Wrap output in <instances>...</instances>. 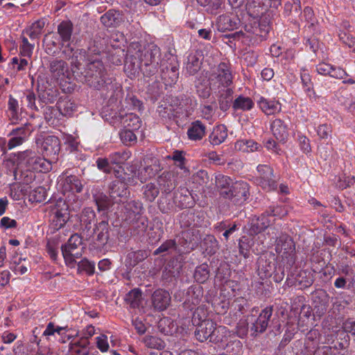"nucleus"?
<instances>
[{
	"mask_svg": "<svg viewBox=\"0 0 355 355\" xmlns=\"http://www.w3.org/2000/svg\"><path fill=\"white\" fill-rule=\"evenodd\" d=\"M315 70L320 75L329 76L336 79H343L348 76L343 68L334 66L325 62L318 64L315 67Z\"/></svg>",
	"mask_w": 355,
	"mask_h": 355,
	"instance_id": "14",
	"label": "nucleus"
},
{
	"mask_svg": "<svg viewBox=\"0 0 355 355\" xmlns=\"http://www.w3.org/2000/svg\"><path fill=\"white\" fill-rule=\"evenodd\" d=\"M151 300L155 309L164 311L169 306L171 297L168 291L159 288L154 291Z\"/></svg>",
	"mask_w": 355,
	"mask_h": 355,
	"instance_id": "17",
	"label": "nucleus"
},
{
	"mask_svg": "<svg viewBox=\"0 0 355 355\" xmlns=\"http://www.w3.org/2000/svg\"><path fill=\"white\" fill-rule=\"evenodd\" d=\"M187 293V298L184 304H187L188 308L193 309L201 300V297H202V288L200 286H191L188 288Z\"/></svg>",
	"mask_w": 355,
	"mask_h": 355,
	"instance_id": "28",
	"label": "nucleus"
},
{
	"mask_svg": "<svg viewBox=\"0 0 355 355\" xmlns=\"http://www.w3.org/2000/svg\"><path fill=\"white\" fill-rule=\"evenodd\" d=\"M41 150L44 157H49L51 162L56 160V156L60 150V142L58 137L51 135L46 137L42 143Z\"/></svg>",
	"mask_w": 355,
	"mask_h": 355,
	"instance_id": "13",
	"label": "nucleus"
},
{
	"mask_svg": "<svg viewBox=\"0 0 355 355\" xmlns=\"http://www.w3.org/2000/svg\"><path fill=\"white\" fill-rule=\"evenodd\" d=\"M21 261V257L17 258V257H14L12 259V263L15 264L12 270L16 274L23 275L28 271V268L26 266L20 265Z\"/></svg>",
	"mask_w": 355,
	"mask_h": 355,
	"instance_id": "61",
	"label": "nucleus"
},
{
	"mask_svg": "<svg viewBox=\"0 0 355 355\" xmlns=\"http://www.w3.org/2000/svg\"><path fill=\"white\" fill-rule=\"evenodd\" d=\"M46 251L51 259L55 261L58 254V244L54 242L49 241L46 244Z\"/></svg>",
	"mask_w": 355,
	"mask_h": 355,
	"instance_id": "63",
	"label": "nucleus"
},
{
	"mask_svg": "<svg viewBox=\"0 0 355 355\" xmlns=\"http://www.w3.org/2000/svg\"><path fill=\"white\" fill-rule=\"evenodd\" d=\"M272 234H275V252L278 254L277 259L282 262L284 266L291 267L295 262V247L293 241L287 234H281L277 236L278 230L275 227L270 228Z\"/></svg>",
	"mask_w": 355,
	"mask_h": 355,
	"instance_id": "1",
	"label": "nucleus"
},
{
	"mask_svg": "<svg viewBox=\"0 0 355 355\" xmlns=\"http://www.w3.org/2000/svg\"><path fill=\"white\" fill-rule=\"evenodd\" d=\"M227 137V130L225 125H216L209 137L210 143L212 145L218 146L222 144Z\"/></svg>",
	"mask_w": 355,
	"mask_h": 355,
	"instance_id": "29",
	"label": "nucleus"
},
{
	"mask_svg": "<svg viewBox=\"0 0 355 355\" xmlns=\"http://www.w3.org/2000/svg\"><path fill=\"white\" fill-rule=\"evenodd\" d=\"M144 194L148 200L152 202L158 196L159 189L154 184L150 183L146 185Z\"/></svg>",
	"mask_w": 355,
	"mask_h": 355,
	"instance_id": "48",
	"label": "nucleus"
},
{
	"mask_svg": "<svg viewBox=\"0 0 355 355\" xmlns=\"http://www.w3.org/2000/svg\"><path fill=\"white\" fill-rule=\"evenodd\" d=\"M131 153L129 151H117L109 155V159L112 164L119 166L120 171L123 172V169L121 167V164H124L130 157Z\"/></svg>",
	"mask_w": 355,
	"mask_h": 355,
	"instance_id": "35",
	"label": "nucleus"
},
{
	"mask_svg": "<svg viewBox=\"0 0 355 355\" xmlns=\"http://www.w3.org/2000/svg\"><path fill=\"white\" fill-rule=\"evenodd\" d=\"M133 130H134L128 128L120 132L121 139L123 143L128 144V143L136 141L137 137L133 132Z\"/></svg>",
	"mask_w": 355,
	"mask_h": 355,
	"instance_id": "58",
	"label": "nucleus"
},
{
	"mask_svg": "<svg viewBox=\"0 0 355 355\" xmlns=\"http://www.w3.org/2000/svg\"><path fill=\"white\" fill-rule=\"evenodd\" d=\"M232 180L230 177L223 175H218L216 177V185L219 191V194L222 197L223 191H228L230 188Z\"/></svg>",
	"mask_w": 355,
	"mask_h": 355,
	"instance_id": "42",
	"label": "nucleus"
},
{
	"mask_svg": "<svg viewBox=\"0 0 355 355\" xmlns=\"http://www.w3.org/2000/svg\"><path fill=\"white\" fill-rule=\"evenodd\" d=\"M69 218L68 206L62 200L57 202L52 209V225L55 230H60L64 227Z\"/></svg>",
	"mask_w": 355,
	"mask_h": 355,
	"instance_id": "12",
	"label": "nucleus"
},
{
	"mask_svg": "<svg viewBox=\"0 0 355 355\" xmlns=\"http://www.w3.org/2000/svg\"><path fill=\"white\" fill-rule=\"evenodd\" d=\"M31 133V130L27 125L12 130L9 134L11 138L8 142V150H11L21 145L28 139Z\"/></svg>",
	"mask_w": 355,
	"mask_h": 355,
	"instance_id": "15",
	"label": "nucleus"
},
{
	"mask_svg": "<svg viewBox=\"0 0 355 355\" xmlns=\"http://www.w3.org/2000/svg\"><path fill=\"white\" fill-rule=\"evenodd\" d=\"M205 135V126L200 121L193 122L187 130L188 137L193 141L202 139Z\"/></svg>",
	"mask_w": 355,
	"mask_h": 355,
	"instance_id": "30",
	"label": "nucleus"
},
{
	"mask_svg": "<svg viewBox=\"0 0 355 355\" xmlns=\"http://www.w3.org/2000/svg\"><path fill=\"white\" fill-rule=\"evenodd\" d=\"M73 24L71 21H63L58 26V33L61 39V42L66 43L71 40L73 33Z\"/></svg>",
	"mask_w": 355,
	"mask_h": 355,
	"instance_id": "33",
	"label": "nucleus"
},
{
	"mask_svg": "<svg viewBox=\"0 0 355 355\" xmlns=\"http://www.w3.org/2000/svg\"><path fill=\"white\" fill-rule=\"evenodd\" d=\"M209 270L207 264H202L196 268L194 278L199 283H204L209 278Z\"/></svg>",
	"mask_w": 355,
	"mask_h": 355,
	"instance_id": "44",
	"label": "nucleus"
},
{
	"mask_svg": "<svg viewBox=\"0 0 355 355\" xmlns=\"http://www.w3.org/2000/svg\"><path fill=\"white\" fill-rule=\"evenodd\" d=\"M19 166L29 171L46 173L51 168V161L38 156L35 152L25 150L18 153Z\"/></svg>",
	"mask_w": 355,
	"mask_h": 355,
	"instance_id": "3",
	"label": "nucleus"
},
{
	"mask_svg": "<svg viewBox=\"0 0 355 355\" xmlns=\"http://www.w3.org/2000/svg\"><path fill=\"white\" fill-rule=\"evenodd\" d=\"M96 234V241L99 247H103L107 244L110 238V226L107 222L101 221L98 223L94 229Z\"/></svg>",
	"mask_w": 355,
	"mask_h": 355,
	"instance_id": "24",
	"label": "nucleus"
},
{
	"mask_svg": "<svg viewBox=\"0 0 355 355\" xmlns=\"http://www.w3.org/2000/svg\"><path fill=\"white\" fill-rule=\"evenodd\" d=\"M254 107V102L251 98L239 95L232 102V108L234 110H241L243 112L249 111Z\"/></svg>",
	"mask_w": 355,
	"mask_h": 355,
	"instance_id": "32",
	"label": "nucleus"
},
{
	"mask_svg": "<svg viewBox=\"0 0 355 355\" xmlns=\"http://www.w3.org/2000/svg\"><path fill=\"white\" fill-rule=\"evenodd\" d=\"M316 132L321 139H327L331 137V127L327 123L321 124L316 128Z\"/></svg>",
	"mask_w": 355,
	"mask_h": 355,
	"instance_id": "52",
	"label": "nucleus"
},
{
	"mask_svg": "<svg viewBox=\"0 0 355 355\" xmlns=\"http://www.w3.org/2000/svg\"><path fill=\"white\" fill-rule=\"evenodd\" d=\"M269 213L272 216H276L282 218L287 215L288 209L285 206H276L270 207Z\"/></svg>",
	"mask_w": 355,
	"mask_h": 355,
	"instance_id": "62",
	"label": "nucleus"
},
{
	"mask_svg": "<svg viewBox=\"0 0 355 355\" xmlns=\"http://www.w3.org/2000/svg\"><path fill=\"white\" fill-rule=\"evenodd\" d=\"M139 46V44L137 43L132 44L128 49V52L132 53V55H130L129 58H127L124 64V70L130 78L135 77L139 73L140 70L141 62L139 59H135V58L132 56L135 53L131 51L132 48L136 49Z\"/></svg>",
	"mask_w": 355,
	"mask_h": 355,
	"instance_id": "20",
	"label": "nucleus"
},
{
	"mask_svg": "<svg viewBox=\"0 0 355 355\" xmlns=\"http://www.w3.org/2000/svg\"><path fill=\"white\" fill-rule=\"evenodd\" d=\"M270 27L268 25H260L259 28H256L253 34H251L248 31L245 33L237 31L231 35V37L234 40L242 39L243 42L249 41L252 44H256L265 40L269 32Z\"/></svg>",
	"mask_w": 355,
	"mask_h": 355,
	"instance_id": "10",
	"label": "nucleus"
},
{
	"mask_svg": "<svg viewBox=\"0 0 355 355\" xmlns=\"http://www.w3.org/2000/svg\"><path fill=\"white\" fill-rule=\"evenodd\" d=\"M83 244L81 237L74 234L70 236L67 243L61 248L62 254L67 265L73 266L76 259L81 257L83 254Z\"/></svg>",
	"mask_w": 355,
	"mask_h": 355,
	"instance_id": "5",
	"label": "nucleus"
},
{
	"mask_svg": "<svg viewBox=\"0 0 355 355\" xmlns=\"http://www.w3.org/2000/svg\"><path fill=\"white\" fill-rule=\"evenodd\" d=\"M126 127L132 130H137L141 126V121L139 116L132 113L126 114Z\"/></svg>",
	"mask_w": 355,
	"mask_h": 355,
	"instance_id": "49",
	"label": "nucleus"
},
{
	"mask_svg": "<svg viewBox=\"0 0 355 355\" xmlns=\"http://www.w3.org/2000/svg\"><path fill=\"white\" fill-rule=\"evenodd\" d=\"M257 105L261 111L267 115L279 113L282 110V104L279 101L268 99L261 96L257 101Z\"/></svg>",
	"mask_w": 355,
	"mask_h": 355,
	"instance_id": "21",
	"label": "nucleus"
},
{
	"mask_svg": "<svg viewBox=\"0 0 355 355\" xmlns=\"http://www.w3.org/2000/svg\"><path fill=\"white\" fill-rule=\"evenodd\" d=\"M236 21L229 15H220L217 21V26L219 31H225L233 30L236 26Z\"/></svg>",
	"mask_w": 355,
	"mask_h": 355,
	"instance_id": "37",
	"label": "nucleus"
},
{
	"mask_svg": "<svg viewBox=\"0 0 355 355\" xmlns=\"http://www.w3.org/2000/svg\"><path fill=\"white\" fill-rule=\"evenodd\" d=\"M125 220L133 223L136 222L135 227L139 229L140 231H145L148 227V220L146 218L141 216L143 211L142 203L138 200H131L128 202L124 206Z\"/></svg>",
	"mask_w": 355,
	"mask_h": 355,
	"instance_id": "7",
	"label": "nucleus"
},
{
	"mask_svg": "<svg viewBox=\"0 0 355 355\" xmlns=\"http://www.w3.org/2000/svg\"><path fill=\"white\" fill-rule=\"evenodd\" d=\"M272 313V309L271 307H266L263 309L257 318L253 322L252 329L257 333H263L265 331Z\"/></svg>",
	"mask_w": 355,
	"mask_h": 355,
	"instance_id": "22",
	"label": "nucleus"
},
{
	"mask_svg": "<svg viewBox=\"0 0 355 355\" xmlns=\"http://www.w3.org/2000/svg\"><path fill=\"white\" fill-rule=\"evenodd\" d=\"M144 171L145 173H147V175H143V171H140L138 173V179L141 182H146L148 179L151 178L156 175V170H154L152 166H148L144 168Z\"/></svg>",
	"mask_w": 355,
	"mask_h": 355,
	"instance_id": "59",
	"label": "nucleus"
},
{
	"mask_svg": "<svg viewBox=\"0 0 355 355\" xmlns=\"http://www.w3.org/2000/svg\"><path fill=\"white\" fill-rule=\"evenodd\" d=\"M114 173L116 179L112 181L109 187L110 197L113 199L121 198L126 199L130 191L128 189V185H134L137 182L133 176H130L126 173L120 171L119 170H114Z\"/></svg>",
	"mask_w": 355,
	"mask_h": 355,
	"instance_id": "4",
	"label": "nucleus"
},
{
	"mask_svg": "<svg viewBox=\"0 0 355 355\" xmlns=\"http://www.w3.org/2000/svg\"><path fill=\"white\" fill-rule=\"evenodd\" d=\"M176 248V243L175 240H167L162 243L154 252L155 254H158L162 252H166L171 249H175Z\"/></svg>",
	"mask_w": 355,
	"mask_h": 355,
	"instance_id": "60",
	"label": "nucleus"
},
{
	"mask_svg": "<svg viewBox=\"0 0 355 355\" xmlns=\"http://www.w3.org/2000/svg\"><path fill=\"white\" fill-rule=\"evenodd\" d=\"M257 176L255 182L263 190L270 191L277 187V179L274 175L272 168L266 164H259L257 167Z\"/></svg>",
	"mask_w": 355,
	"mask_h": 355,
	"instance_id": "8",
	"label": "nucleus"
},
{
	"mask_svg": "<svg viewBox=\"0 0 355 355\" xmlns=\"http://www.w3.org/2000/svg\"><path fill=\"white\" fill-rule=\"evenodd\" d=\"M31 198L33 201L42 202L46 198V191L44 187H37L33 191L31 194Z\"/></svg>",
	"mask_w": 355,
	"mask_h": 355,
	"instance_id": "50",
	"label": "nucleus"
},
{
	"mask_svg": "<svg viewBox=\"0 0 355 355\" xmlns=\"http://www.w3.org/2000/svg\"><path fill=\"white\" fill-rule=\"evenodd\" d=\"M249 188V184L246 182L236 181L232 184L228 191L222 193V198L235 203H242L248 199L250 195Z\"/></svg>",
	"mask_w": 355,
	"mask_h": 355,
	"instance_id": "9",
	"label": "nucleus"
},
{
	"mask_svg": "<svg viewBox=\"0 0 355 355\" xmlns=\"http://www.w3.org/2000/svg\"><path fill=\"white\" fill-rule=\"evenodd\" d=\"M49 70L52 77L56 80H63L69 76L68 64L62 60H55L51 62Z\"/></svg>",
	"mask_w": 355,
	"mask_h": 355,
	"instance_id": "19",
	"label": "nucleus"
},
{
	"mask_svg": "<svg viewBox=\"0 0 355 355\" xmlns=\"http://www.w3.org/2000/svg\"><path fill=\"white\" fill-rule=\"evenodd\" d=\"M132 56L135 59H139L146 66L153 65L154 68H156L160 62L161 51L157 46L151 45L148 46L144 53L139 49Z\"/></svg>",
	"mask_w": 355,
	"mask_h": 355,
	"instance_id": "11",
	"label": "nucleus"
},
{
	"mask_svg": "<svg viewBox=\"0 0 355 355\" xmlns=\"http://www.w3.org/2000/svg\"><path fill=\"white\" fill-rule=\"evenodd\" d=\"M51 110L50 113L55 116H67L75 110V105L71 101L62 100L57 103L55 108Z\"/></svg>",
	"mask_w": 355,
	"mask_h": 355,
	"instance_id": "27",
	"label": "nucleus"
},
{
	"mask_svg": "<svg viewBox=\"0 0 355 355\" xmlns=\"http://www.w3.org/2000/svg\"><path fill=\"white\" fill-rule=\"evenodd\" d=\"M143 254L140 250L128 252L125 260V266L129 268H133L144 259Z\"/></svg>",
	"mask_w": 355,
	"mask_h": 355,
	"instance_id": "43",
	"label": "nucleus"
},
{
	"mask_svg": "<svg viewBox=\"0 0 355 355\" xmlns=\"http://www.w3.org/2000/svg\"><path fill=\"white\" fill-rule=\"evenodd\" d=\"M141 300L142 293L139 288L132 289L125 296V301L132 308L139 307Z\"/></svg>",
	"mask_w": 355,
	"mask_h": 355,
	"instance_id": "40",
	"label": "nucleus"
},
{
	"mask_svg": "<svg viewBox=\"0 0 355 355\" xmlns=\"http://www.w3.org/2000/svg\"><path fill=\"white\" fill-rule=\"evenodd\" d=\"M67 44H65V43L61 42V53L63 56V58L66 59H71V64L72 67V71L73 73H76V70L79 69L80 62L77 60V51H74L73 47L71 46V44L69 42H67Z\"/></svg>",
	"mask_w": 355,
	"mask_h": 355,
	"instance_id": "26",
	"label": "nucleus"
},
{
	"mask_svg": "<svg viewBox=\"0 0 355 355\" xmlns=\"http://www.w3.org/2000/svg\"><path fill=\"white\" fill-rule=\"evenodd\" d=\"M270 130L274 137L280 141H284L288 137L287 125L280 119H275L272 121Z\"/></svg>",
	"mask_w": 355,
	"mask_h": 355,
	"instance_id": "25",
	"label": "nucleus"
},
{
	"mask_svg": "<svg viewBox=\"0 0 355 355\" xmlns=\"http://www.w3.org/2000/svg\"><path fill=\"white\" fill-rule=\"evenodd\" d=\"M232 83V74L230 66L225 62H220L210 75V88L213 90L220 89V87L225 88Z\"/></svg>",
	"mask_w": 355,
	"mask_h": 355,
	"instance_id": "6",
	"label": "nucleus"
},
{
	"mask_svg": "<svg viewBox=\"0 0 355 355\" xmlns=\"http://www.w3.org/2000/svg\"><path fill=\"white\" fill-rule=\"evenodd\" d=\"M271 217L272 216L269 211H266L262 214L257 219L262 225V227L267 229L274 222V220H272Z\"/></svg>",
	"mask_w": 355,
	"mask_h": 355,
	"instance_id": "64",
	"label": "nucleus"
},
{
	"mask_svg": "<svg viewBox=\"0 0 355 355\" xmlns=\"http://www.w3.org/2000/svg\"><path fill=\"white\" fill-rule=\"evenodd\" d=\"M67 172L60 176V181L62 182L65 191L80 193L83 190V184L76 175H67Z\"/></svg>",
	"mask_w": 355,
	"mask_h": 355,
	"instance_id": "23",
	"label": "nucleus"
},
{
	"mask_svg": "<svg viewBox=\"0 0 355 355\" xmlns=\"http://www.w3.org/2000/svg\"><path fill=\"white\" fill-rule=\"evenodd\" d=\"M99 54L96 57L89 58L85 69V81L91 87L99 89L106 83L107 72L104 64L100 59Z\"/></svg>",
	"mask_w": 355,
	"mask_h": 355,
	"instance_id": "2",
	"label": "nucleus"
},
{
	"mask_svg": "<svg viewBox=\"0 0 355 355\" xmlns=\"http://www.w3.org/2000/svg\"><path fill=\"white\" fill-rule=\"evenodd\" d=\"M22 44L19 46V54L24 57L31 58L35 47L34 44H31L26 37H21Z\"/></svg>",
	"mask_w": 355,
	"mask_h": 355,
	"instance_id": "45",
	"label": "nucleus"
},
{
	"mask_svg": "<svg viewBox=\"0 0 355 355\" xmlns=\"http://www.w3.org/2000/svg\"><path fill=\"white\" fill-rule=\"evenodd\" d=\"M96 166L97 168L105 173H110L112 171V167L110 164H112L110 162L109 157L108 158H103V157H98L96 161Z\"/></svg>",
	"mask_w": 355,
	"mask_h": 355,
	"instance_id": "54",
	"label": "nucleus"
},
{
	"mask_svg": "<svg viewBox=\"0 0 355 355\" xmlns=\"http://www.w3.org/2000/svg\"><path fill=\"white\" fill-rule=\"evenodd\" d=\"M142 342L146 347L150 349L161 350L165 347L164 341L155 336L146 335L143 338Z\"/></svg>",
	"mask_w": 355,
	"mask_h": 355,
	"instance_id": "39",
	"label": "nucleus"
},
{
	"mask_svg": "<svg viewBox=\"0 0 355 355\" xmlns=\"http://www.w3.org/2000/svg\"><path fill=\"white\" fill-rule=\"evenodd\" d=\"M207 311L203 306H198L194 311L193 315V322L194 323L198 321V323L202 322L204 320H207Z\"/></svg>",
	"mask_w": 355,
	"mask_h": 355,
	"instance_id": "55",
	"label": "nucleus"
},
{
	"mask_svg": "<svg viewBox=\"0 0 355 355\" xmlns=\"http://www.w3.org/2000/svg\"><path fill=\"white\" fill-rule=\"evenodd\" d=\"M101 21L107 27H116L121 22V14L115 10H110L101 16Z\"/></svg>",
	"mask_w": 355,
	"mask_h": 355,
	"instance_id": "31",
	"label": "nucleus"
},
{
	"mask_svg": "<svg viewBox=\"0 0 355 355\" xmlns=\"http://www.w3.org/2000/svg\"><path fill=\"white\" fill-rule=\"evenodd\" d=\"M98 211H105L111 205V202L105 195H100L95 199Z\"/></svg>",
	"mask_w": 355,
	"mask_h": 355,
	"instance_id": "57",
	"label": "nucleus"
},
{
	"mask_svg": "<svg viewBox=\"0 0 355 355\" xmlns=\"http://www.w3.org/2000/svg\"><path fill=\"white\" fill-rule=\"evenodd\" d=\"M68 328L67 326L65 327H60V326H55L53 322H49L46 329L44 331L42 335L44 336L48 337L50 336L54 335L55 333L58 335H62V331L67 330Z\"/></svg>",
	"mask_w": 355,
	"mask_h": 355,
	"instance_id": "47",
	"label": "nucleus"
},
{
	"mask_svg": "<svg viewBox=\"0 0 355 355\" xmlns=\"http://www.w3.org/2000/svg\"><path fill=\"white\" fill-rule=\"evenodd\" d=\"M216 323L211 320H204L202 322L198 323L195 331L196 339L200 342H204L209 339V342H211V338Z\"/></svg>",
	"mask_w": 355,
	"mask_h": 355,
	"instance_id": "16",
	"label": "nucleus"
},
{
	"mask_svg": "<svg viewBox=\"0 0 355 355\" xmlns=\"http://www.w3.org/2000/svg\"><path fill=\"white\" fill-rule=\"evenodd\" d=\"M302 18L304 19L309 27H312L316 22L313 9L308 6L304 8Z\"/></svg>",
	"mask_w": 355,
	"mask_h": 355,
	"instance_id": "56",
	"label": "nucleus"
},
{
	"mask_svg": "<svg viewBox=\"0 0 355 355\" xmlns=\"http://www.w3.org/2000/svg\"><path fill=\"white\" fill-rule=\"evenodd\" d=\"M275 269L274 264L268 261L263 257L259 259L258 261V272L259 275H261V278L271 276Z\"/></svg>",
	"mask_w": 355,
	"mask_h": 355,
	"instance_id": "38",
	"label": "nucleus"
},
{
	"mask_svg": "<svg viewBox=\"0 0 355 355\" xmlns=\"http://www.w3.org/2000/svg\"><path fill=\"white\" fill-rule=\"evenodd\" d=\"M96 214L91 207L83 209L80 216V225L83 233H87V236H91L92 232L91 231L92 223L95 220Z\"/></svg>",
	"mask_w": 355,
	"mask_h": 355,
	"instance_id": "18",
	"label": "nucleus"
},
{
	"mask_svg": "<svg viewBox=\"0 0 355 355\" xmlns=\"http://www.w3.org/2000/svg\"><path fill=\"white\" fill-rule=\"evenodd\" d=\"M96 347L101 352H107L109 350L110 345L107 336L105 334H101L96 338Z\"/></svg>",
	"mask_w": 355,
	"mask_h": 355,
	"instance_id": "51",
	"label": "nucleus"
},
{
	"mask_svg": "<svg viewBox=\"0 0 355 355\" xmlns=\"http://www.w3.org/2000/svg\"><path fill=\"white\" fill-rule=\"evenodd\" d=\"M234 148L239 151L250 153L259 150L261 146L254 140L243 139L237 141L234 144Z\"/></svg>",
	"mask_w": 355,
	"mask_h": 355,
	"instance_id": "34",
	"label": "nucleus"
},
{
	"mask_svg": "<svg viewBox=\"0 0 355 355\" xmlns=\"http://www.w3.org/2000/svg\"><path fill=\"white\" fill-rule=\"evenodd\" d=\"M179 76L178 68L175 66L166 67L162 69V77L166 85L175 83Z\"/></svg>",
	"mask_w": 355,
	"mask_h": 355,
	"instance_id": "36",
	"label": "nucleus"
},
{
	"mask_svg": "<svg viewBox=\"0 0 355 355\" xmlns=\"http://www.w3.org/2000/svg\"><path fill=\"white\" fill-rule=\"evenodd\" d=\"M340 40L355 53V37L345 31H340L338 33Z\"/></svg>",
	"mask_w": 355,
	"mask_h": 355,
	"instance_id": "46",
	"label": "nucleus"
},
{
	"mask_svg": "<svg viewBox=\"0 0 355 355\" xmlns=\"http://www.w3.org/2000/svg\"><path fill=\"white\" fill-rule=\"evenodd\" d=\"M78 267L80 270L85 271L89 275H93L94 273V263L89 261L87 259L81 260L78 263Z\"/></svg>",
	"mask_w": 355,
	"mask_h": 355,
	"instance_id": "53",
	"label": "nucleus"
},
{
	"mask_svg": "<svg viewBox=\"0 0 355 355\" xmlns=\"http://www.w3.org/2000/svg\"><path fill=\"white\" fill-rule=\"evenodd\" d=\"M202 247L208 254H214L218 250V242L212 235H207L202 242Z\"/></svg>",
	"mask_w": 355,
	"mask_h": 355,
	"instance_id": "41",
	"label": "nucleus"
}]
</instances>
